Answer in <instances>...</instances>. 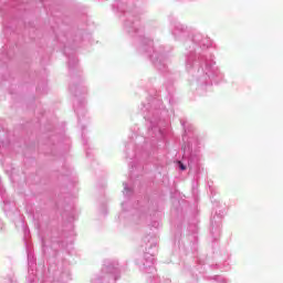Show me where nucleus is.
I'll use <instances>...</instances> for the list:
<instances>
[{
	"label": "nucleus",
	"mask_w": 283,
	"mask_h": 283,
	"mask_svg": "<svg viewBox=\"0 0 283 283\" xmlns=\"http://www.w3.org/2000/svg\"><path fill=\"white\" fill-rule=\"evenodd\" d=\"M179 165V169H181V171L187 170V166H185V164H182L181 161H178Z\"/></svg>",
	"instance_id": "1"
}]
</instances>
